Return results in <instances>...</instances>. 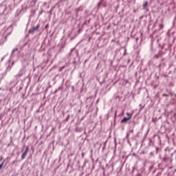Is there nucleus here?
Wrapping results in <instances>:
<instances>
[{
    "label": "nucleus",
    "mask_w": 176,
    "mask_h": 176,
    "mask_svg": "<svg viewBox=\"0 0 176 176\" xmlns=\"http://www.w3.org/2000/svg\"><path fill=\"white\" fill-rule=\"evenodd\" d=\"M21 63L23 64V67L19 70V73L14 76L15 79L16 80L20 79V78H21V76H23L24 74H25V65H28L29 64L28 60H27L26 59H22Z\"/></svg>",
    "instance_id": "1"
},
{
    "label": "nucleus",
    "mask_w": 176,
    "mask_h": 176,
    "mask_svg": "<svg viewBox=\"0 0 176 176\" xmlns=\"http://www.w3.org/2000/svg\"><path fill=\"white\" fill-rule=\"evenodd\" d=\"M94 100H93V96H90L86 98V104L87 107H93V103Z\"/></svg>",
    "instance_id": "2"
},
{
    "label": "nucleus",
    "mask_w": 176,
    "mask_h": 176,
    "mask_svg": "<svg viewBox=\"0 0 176 176\" xmlns=\"http://www.w3.org/2000/svg\"><path fill=\"white\" fill-rule=\"evenodd\" d=\"M40 28H41V25L37 24L35 27H33L32 29L29 30L28 34H32V35H34L35 32L38 31V30H39Z\"/></svg>",
    "instance_id": "3"
},
{
    "label": "nucleus",
    "mask_w": 176,
    "mask_h": 176,
    "mask_svg": "<svg viewBox=\"0 0 176 176\" xmlns=\"http://www.w3.org/2000/svg\"><path fill=\"white\" fill-rule=\"evenodd\" d=\"M28 152H30V147H28V146H27L25 147V151L23 153L22 155H21V160H24V159H25L27 155H28Z\"/></svg>",
    "instance_id": "4"
},
{
    "label": "nucleus",
    "mask_w": 176,
    "mask_h": 176,
    "mask_svg": "<svg viewBox=\"0 0 176 176\" xmlns=\"http://www.w3.org/2000/svg\"><path fill=\"white\" fill-rule=\"evenodd\" d=\"M16 63V61L13 60L11 63H10L7 67L6 69L5 70L6 72H10L12 68H13V65H14V63Z\"/></svg>",
    "instance_id": "5"
},
{
    "label": "nucleus",
    "mask_w": 176,
    "mask_h": 176,
    "mask_svg": "<svg viewBox=\"0 0 176 176\" xmlns=\"http://www.w3.org/2000/svg\"><path fill=\"white\" fill-rule=\"evenodd\" d=\"M76 10V16L78 17V14L79 12H83V6H80L79 8L75 9Z\"/></svg>",
    "instance_id": "6"
},
{
    "label": "nucleus",
    "mask_w": 176,
    "mask_h": 176,
    "mask_svg": "<svg viewBox=\"0 0 176 176\" xmlns=\"http://www.w3.org/2000/svg\"><path fill=\"white\" fill-rule=\"evenodd\" d=\"M106 171H107L108 174H112L113 172V166H109L106 168Z\"/></svg>",
    "instance_id": "7"
},
{
    "label": "nucleus",
    "mask_w": 176,
    "mask_h": 176,
    "mask_svg": "<svg viewBox=\"0 0 176 176\" xmlns=\"http://www.w3.org/2000/svg\"><path fill=\"white\" fill-rule=\"evenodd\" d=\"M170 96L173 97V96H174V94H173V92L171 91H168L166 94H162V97H166V100H167V98L170 97Z\"/></svg>",
    "instance_id": "8"
},
{
    "label": "nucleus",
    "mask_w": 176,
    "mask_h": 176,
    "mask_svg": "<svg viewBox=\"0 0 176 176\" xmlns=\"http://www.w3.org/2000/svg\"><path fill=\"white\" fill-rule=\"evenodd\" d=\"M7 72L6 71L0 73V83L2 82V80L5 78V76L7 75Z\"/></svg>",
    "instance_id": "9"
},
{
    "label": "nucleus",
    "mask_w": 176,
    "mask_h": 176,
    "mask_svg": "<svg viewBox=\"0 0 176 176\" xmlns=\"http://www.w3.org/2000/svg\"><path fill=\"white\" fill-rule=\"evenodd\" d=\"M170 47H171V45H170V44H168L167 45H164L161 46L162 50H163V49H165L166 51L168 50V49Z\"/></svg>",
    "instance_id": "10"
},
{
    "label": "nucleus",
    "mask_w": 176,
    "mask_h": 176,
    "mask_svg": "<svg viewBox=\"0 0 176 176\" xmlns=\"http://www.w3.org/2000/svg\"><path fill=\"white\" fill-rule=\"evenodd\" d=\"M16 52L17 53H19V48H15V49H14V50L12 51L11 55H10L11 58H13V57H14V54H15Z\"/></svg>",
    "instance_id": "11"
},
{
    "label": "nucleus",
    "mask_w": 176,
    "mask_h": 176,
    "mask_svg": "<svg viewBox=\"0 0 176 176\" xmlns=\"http://www.w3.org/2000/svg\"><path fill=\"white\" fill-rule=\"evenodd\" d=\"M129 120H130V117H124L122 120H121V123H127V122H129Z\"/></svg>",
    "instance_id": "12"
},
{
    "label": "nucleus",
    "mask_w": 176,
    "mask_h": 176,
    "mask_svg": "<svg viewBox=\"0 0 176 176\" xmlns=\"http://www.w3.org/2000/svg\"><path fill=\"white\" fill-rule=\"evenodd\" d=\"M166 52H163V51H161L160 52H159L158 54H155V56H154V58H156V59H157V58H159V57H160V56H162V54H164Z\"/></svg>",
    "instance_id": "13"
},
{
    "label": "nucleus",
    "mask_w": 176,
    "mask_h": 176,
    "mask_svg": "<svg viewBox=\"0 0 176 176\" xmlns=\"http://www.w3.org/2000/svg\"><path fill=\"white\" fill-rule=\"evenodd\" d=\"M170 104H172V105H176V95L172 98Z\"/></svg>",
    "instance_id": "14"
},
{
    "label": "nucleus",
    "mask_w": 176,
    "mask_h": 176,
    "mask_svg": "<svg viewBox=\"0 0 176 176\" xmlns=\"http://www.w3.org/2000/svg\"><path fill=\"white\" fill-rule=\"evenodd\" d=\"M164 67H166V63H161L158 65V68H160V69H162V68H164Z\"/></svg>",
    "instance_id": "15"
},
{
    "label": "nucleus",
    "mask_w": 176,
    "mask_h": 176,
    "mask_svg": "<svg viewBox=\"0 0 176 176\" xmlns=\"http://www.w3.org/2000/svg\"><path fill=\"white\" fill-rule=\"evenodd\" d=\"M38 2V0H32L30 1V6L33 7L35 6V3Z\"/></svg>",
    "instance_id": "16"
},
{
    "label": "nucleus",
    "mask_w": 176,
    "mask_h": 176,
    "mask_svg": "<svg viewBox=\"0 0 176 176\" xmlns=\"http://www.w3.org/2000/svg\"><path fill=\"white\" fill-rule=\"evenodd\" d=\"M148 1H145L142 6L143 10H145V9H146V8H148Z\"/></svg>",
    "instance_id": "17"
},
{
    "label": "nucleus",
    "mask_w": 176,
    "mask_h": 176,
    "mask_svg": "<svg viewBox=\"0 0 176 176\" xmlns=\"http://www.w3.org/2000/svg\"><path fill=\"white\" fill-rule=\"evenodd\" d=\"M21 10H23V9L19 10H18L16 12L15 15H14L16 18H17V17H19L20 16V13H21Z\"/></svg>",
    "instance_id": "18"
},
{
    "label": "nucleus",
    "mask_w": 176,
    "mask_h": 176,
    "mask_svg": "<svg viewBox=\"0 0 176 176\" xmlns=\"http://www.w3.org/2000/svg\"><path fill=\"white\" fill-rule=\"evenodd\" d=\"M60 90H63V87H59L57 89H56L53 94H56V93H57L58 91H60Z\"/></svg>",
    "instance_id": "19"
},
{
    "label": "nucleus",
    "mask_w": 176,
    "mask_h": 176,
    "mask_svg": "<svg viewBox=\"0 0 176 176\" xmlns=\"http://www.w3.org/2000/svg\"><path fill=\"white\" fill-rule=\"evenodd\" d=\"M12 10V6H6V9H5V10H8V12H10V10Z\"/></svg>",
    "instance_id": "20"
},
{
    "label": "nucleus",
    "mask_w": 176,
    "mask_h": 176,
    "mask_svg": "<svg viewBox=\"0 0 176 176\" xmlns=\"http://www.w3.org/2000/svg\"><path fill=\"white\" fill-rule=\"evenodd\" d=\"M127 115V118H129V120L131 119V118H133V113H126Z\"/></svg>",
    "instance_id": "21"
},
{
    "label": "nucleus",
    "mask_w": 176,
    "mask_h": 176,
    "mask_svg": "<svg viewBox=\"0 0 176 176\" xmlns=\"http://www.w3.org/2000/svg\"><path fill=\"white\" fill-rule=\"evenodd\" d=\"M162 162H163L164 163H168L167 157H164V158L162 159Z\"/></svg>",
    "instance_id": "22"
},
{
    "label": "nucleus",
    "mask_w": 176,
    "mask_h": 176,
    "mask_svg": "<svg viewBox=\"0 0 176 176\" xmlns=\"http://www.w3.org/2000/svg\"><path fill=\"white\" fill-rule=\"evenodd\" d=\"M6 160H4V161L0 164V170H2V168L3 167V164H5V162Z\"/></svg>",
    "instance_id": "23"
},
{
    "label": "nucleus",
    "mask_w": 176,
    "mask_h": 176,
    "mask_svg": "<svg viewBox=\"0 0 176 176\" xmlns=\"http://www.w3.org/2000/svg\"><path fill=\"white\" fill-rule=\"evenodd\" d=\"M31 13L32 16H35V13H36V10H32Z\"/></svg>",
    "instance_id": "24"
},
{
    "label": "nucleus",
    "mask_w": 176,
    "mask_h": 176,
    "mask_svg": "<svg viewBox=\"0 0 176 176\" xmlns=\"http://www.w3.org/2000/svg\"><path fill=\"white\" fill-rule=\"evenodd\" d=\"M72 64L75 66L74 68H76V65H78V63L76 62V60H74L72 62Z\"/></svg>",
    "instance_id": "25"
},
{
    "label": "nucleus",
    "mask_w": 176,
    "mask_h": 176,
    "mask_svg": "<svg viewBox=\"0 0 176 176\" xmlns=\"http://www.w3.org/2000/svg\"><path fill=\"white\" fill-rule=\"evenodd\" d=\"M168 159V162H169V163H173V158L172 157H167Z\"/></svg>",
    "instance_id": "26"
},
{
    "label": "nucleus",
    "mask_w": 176,
    "mask_h": 176,
    "mask_svg": "<svg viewBox=\"0 0 176 176\" xmlns=\"http://www.w3.org/2000/svg\"><path fill=\"white\" fill-rule=\"evenodd\" d=\"M164 27V25H163V24H160L159 25V30H163Z\"/></svg>",
    "instance_id": "27"
},
{
    "label": "nucleus",
    "mask_w": 176,
    "mask_h": 176,
    "mask_svg": "<svg viewBox=\"0 0 176 176\" xmlns=\"http://www.w3.org/2000/svg\"><path fill=\"white\" fill-rule=\"evenodd\" d=\"M114 142H115V146H116L114 149V153H115V152H116V145H118V144L116 143V139H115Z\"/></svg>",
    "instance_id": "28"
},
{
    "label": "nucleus",
    "mask_w": 176,
    "mask_h": 176,
    "mask_svg": "<svg viewBox=\"0 0 176 176\" xmlns=\"http://www.w3.org/2000/svg\"><path fill=\"white\" fill-rule=\"evenodd\" d=\"M152 144H153V142L152 141V140H150L148 142V146H151V145H152Z\"/></svg>",
    "instance_id": "29"
},
{
    "label": "nucleus",
    "mask_w": 176,
    "mask_h": 176,
    "mask_svg": "<svg viewBox=\"0 0 176 176\" xmlns=\"http://www.w3.org/2000/svg\"><path fill=\"white\" fill-rule=\"evenodd\" d=\"M64 68H65V66H62L61 67H60L59 72H60V71H63V69H64Z\"/></svg>",
    "instance_id": "30"
},
{
    "label": "nucleus",
    "mask_w": 176,
    "mask_h": 176,
    "mask_svg": "<svg viewBox=\"0 0 176 176\" xmlns=\"http://www.w3.org/2000/svg\"><path fill=\"white\" fill-rule=\"evenodd\" d=\"M101 5H102V2H99V3H98V5H97V6L98 7V8H100V6H101Z\"/></svg>",
    "instance_id": "31"
},
{
    "label": "nucleus",
    "mask_w": 176,
    "mask_h": 176,
    "mask_svg": "<svg viewBox=\"0 0 176 176\" xmlns=\"http://www.w3.org/2000/svg\"><path fill=\"white\" fill-rule=\"evenodd\" d=\"M156 151L155 153H159V147H155Z\"/></svg>",
    "instance_id": "32"
},
{
    "label": "nucleus",
    "mask_w": 176,
    "mask_h": 176,
    "mask_svg": "<svg viewBox=\"0 0 176 176\" xmlns=\"http://www.w3.org/2000/svg\"><path fill=\"white\" fill-rule=\"evenodd\" d=\"M65 120H66L67 122H68V120H69V115H68V116H67V118H65Z\"/></svg>",
    "instance_id": "33"
},
{
    "label": "nucleus",
    "mask_w": 176,
    "mask_h": 176,
    "mask_svg": "<svg viewBox=\"0 0 176 176\" xmlns=\"http://www.w3.org/2000/svg\"><path fill=\"white\" fill-rule=\"evenodd\" d=\"M130 135V134L128 133H126V138H127V140H128V142H129V136Z\"/></svg>",
    "instance_id": "34"
},
{
    "label": "nucleus",
    "mask_w": 176,
    "mask_h": 176,
    "mask_svg": "<svg viewBox=\"0 0 176 176\" xmlns=\"http://www.w3.org/2000/svg\"><path fill=\"white\" fill-rule=\"evenodd\" d=\"M5 57H6V56H3L1 59V61H3V60H5Z\"/></svg>",
    "instance_id": "35"
},
{
    "label": "nucleus",
    "mask_w": 176,
    "mask_h": 176,
    "mask_svg": "<svg viewBox=\"0 0 176 176\" xmlns=\"http://www.w3.org/2000/svg\"><path fill=\"white\" fill-rule=\"evenodd\" d=\"M47 28H49V25H46L45 26V30H47Z\"/></svg>",
    "instance_id": "36"
},
{
    "label": "nucleus",
    "mask_w": 176,
    "mask_h": 176,
    "mask_svg": "<svg viewBox=\"0 0 176 176\" xmlns=\"http://www.w3.org/2000/svg\"><path fill=\"white\" fill-rule=\"evenodd\" d=\"M42 13H43V10H41V11L39 12V15L42 14Z\"/></svg>",
    "instance_id": "37"
},
{
    "label": "nucleus",
    "mask_w": 176,
    "mask_h": 176,
    "mask_svg": "<svg viewBox=\"0 0 176 176\" xmlns=\"http://www.w3.org/2000/svg\"><path fill=\"white\" fill-rule=\"evenodd\" d=\"M82 158L83 159V157H85V153H82Z\"/></svg>",
    "instance_id": "38"
},
{
    "label": "nucleus",
    "mask_w": 176,
    "mask_h": 176,
    "mask_svg": "<svg viewBox=\"0 0 176 176\" xmlns=\"http://www.w3.org/2000/svg\"><path fill=\"white\" fill-rule=\"evenodd\" d=\"M134 170H135V168H133V170H132V172H131V174H133L134 173Z\"/></svg>",
    "instance_id": "39"
},
{
    "label": "nucleus",
    "mask_w": 176,
    "mask_h": 176,
    "mask_svg": "<svg viewBox=\"0 0 176 176\" xmlns=\"http://www.w3.org/2000/svg\"><path fill=\"white\" fill-rule=\"evenodd\" d=\"M71 54H72V50H71L69 54V56H71Z\"/></svg>",
    "instance_id": "40"
},
{
    "label": "nucleus",
    "mask_w": 176,
    "mask_h": 176,
    "mask_svg": "<svg viewBox=\"0 0 176 176\" xmlns=\"http://www.w3.org/2000/svg\"><path fill=\"white\" fill-rule=\"evenodd\" d=\"M130 133H134V129H131V130H130Z\"/></svg>",
    "instance_id": "41"
},
{
    "label": "nucleus",
    "mask_w": 176,
    "mask_h": 176,
    "mask_svg": "<svg viewBox=\"0 0 176 176\" xmlns=\"http://www.w3.org/2000/svg\"><path fill=\"white\" fill-rule=\"evenodd\" d=\"M100 101V99H98L97 100H96V104H98V102Z\"/></svg>",
    "instance_id": "42"
},
{
    "label": "nucleus",
    "mask_w": 176,
    "mask_h": 176,
    "mask_svg": "<svg viewBox=\"0 0 176 176\" xmlns=\"http://www.w3.org/2000/svg\"><path fill=\"white\" fill-rule=\"evenodd\" d=\"M150 155H151V156H153V152H151V153H150Z\"/></svg>",
    "instance_id": "43"
},
{
    "label": "nucleus",
    "mask_w": 176,
    "mask_h": 176,
    "mask_svg": "<svg viewBox=\"0 0 176 176\" xmlns=\"http://www.w3.org/2000/svg\"><path fill=\"white\" fill-rule=\"evenodd\" d=\"M49 14H50V16H52V10H50V11L49 12Z\"/></svg>",
    "instance_id": "44"
},
{
    "label": "nucleus",
    "mask_w": 176,
    "mask_h": 176,
    "mask_svg": "<svg viewBox=\"0 0 176 176\" xmlns=\"http://www.w3.org/2000/svg\"><path fill=\"white\" fill-rule=\"evenodd\" d=\"M21 89H23V87H19V91H20V90H21Z\"/></svg>",
    "instance_id": "45"
},
{
    "label": "nucleus",
    "mask_w": 176,
    "mask_h": 176,
    "mask_svg": "<svg viewBox=\"0 0 176 176\" xmlns=\"http://www.w3.org/2000/svg\"><path fill=\"white\" fill-rule=\"evenodd\" d=\"M85 119V116H83L81 119H80V120H83Z\"/></svg>",
    "instance_id": "46"
},
{
    "label": "nucleus",
    "mask_w": 176,
    "mask_h": 176,
    "mask_svg": "<svg viewBox=\"0 0 176 176\" xmlns=\"http://www.w3.org/2000/svg\"><path fill=\"white\" fill-rule=\"evenodd\" d=\"M78 34L80 33V29H78Z\"/></svg>",
    "instance_id": "47"
},
{
    "label": "nucleus",
    "mask_w": 176,
    "mask_h": 176,
    "mask_svg": "<svg viewBox=\"0 0 176 176\" xmlns=\"http://www.w3.org/2000/svg\"><path fill=\"white\" fill-rule=\"evenodd\" d=\"M102 149H105V143H104V146H103Z\"/></svg>",
    "instance_id": "48"
},
{
    "label": "nucleus",
    "mask_w": 176,
    "mask_h": 176,
    "mask_svg": "<svg viewBox=\"0 0 176 176\" xmlns=\"http://www.w3.org/2000/svg\"><path fill=\"white\" fill-rule=\"evenodd\" d=\"M77 131H80V129H78V128L76 129Z\"/></svg>",
    "instance_id": "49"
},
{
    "label": "nucleus",
    "mask_w": 176,
    "mask_h": 176,
    "mask_svg": "<svg viewBox=\"0 0 176 176\" xmlns=\"http://www.w3.org/2000/svg\"><path fill=\"white\" fill-rule=\"evenodd\" d=\"M10 146V143L8 144V147Z\"/></svg>",
    "instance_id": "50"
},
{
    "label": "nucleus",
    "mask_w": 176,
    "mask_h": 176,
    "mask_svg": "<svg viewBox=\"0 0 176 176\" xmlns=\"http://www.w3.org/2000/svg\"><path fill=\"white\" fill-rule=\"evenodd\" d=\"M173 155H174V153H171V155H170L171 157H173Z\"/></svg>",
    "instance_id": "51"
},
{
    "label": "nucleus",
    "mask_w": 176,
    "mask_h": 176,
    "mask_svg": "<svg viewBox=\"0 0 176 176\" xmlns=\"http://www.w3.org/2000/svg\"><path fill=\"white\" fill-rule=\"evenodd\" d=\"M167 76H168L167 75H164V78H167Z\"/></svg>",
    "instance_id": "52"
},
{
    "label": "nucleus",
    "mask_w": 176,
    "mask_h": 176,
    "mask_svg": "<svg viewBox=\"0 0 176 176\" xmlns=\"http://www.w3.org/2000/svg\"><path fill=\"white\" fill-rule=\"evenodd\" d=\"M78 2H80V0H78Z\"/></svg>",
    "instance_id": "53"
},
{
    "label": "nucleus",
    "mask_w": 176,
    "mask_h": 176,
    "mask_svg": "<svg viewBox=\"0 0 176 176\" xmlns=\"http://www.w3.org/2000/svg\"><path fill=\"white\" fill-rule=\"evenodd\" d=\"M87 61V60H85V63H86Z\"/></svg>",
    "instance_id": "54"
},
{
    "label": "nucleus",
    "mask_w": 176,
    "mask_h": 176,
    "mask_svg": "<svg viewBox=\"0 0 176 176\" xmlns=\"http://www.w3.org/2000/svg\"><path fill=\"white\" fill-rule=\"evenodd\" d=\"M124 52L126 53V50H124Z\"/></svg>",
    "instance_id": "55"
},
{
    "label": "nucleus",
    "mask_w": 176,
    "mask_h": 176,
    "mask_svg": "<svg viewBox=\"0 0 176 176\" xmlns=\"http://www.w3.org/2000/svg\"><path fill=\"white\" fill-rule=\"evenodd\" d=\"M72 89H74V87H72Z\"/></svg>",
    "instance_id": "56"
},
{
    "label": "nucleus",
    "mask_w": 176,
    "mask_h": 176,
    "mask_svg": "<svg viewBox=\"0 0 176 176\" xmlns=\"http://www.w3.org/2000/svg\"><path fill=\"white\" fill-rule=\"evenodd\" d=\"M1 100H0V102H1Z\"/></svg>",
    "instance_id": "57"
}]
</instances>
